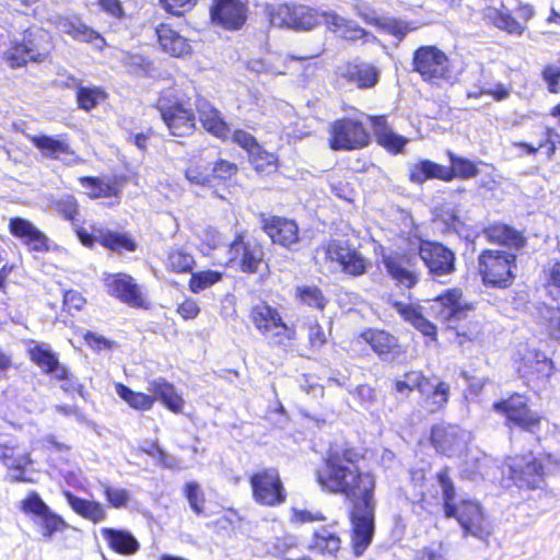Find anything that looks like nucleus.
<instances>
[{
	"mask_svg": "<svg viewBox=\"0 0 560 560\" xmlns=\"http://www.w3.org/2000/svg\"><path fill=\"white\" fill-rule=\"evenodd\" d=\"M100 534L106 541L107 546L119 555L131 556L140 549L139 541L127 529L102 527L100 529Z\"/></svg>",
	"mask_w": 560,
	"mask_h": 560,
	"instance_id": "c756f323",
	"label": "nucleus"
},
{
	"mask_svg": "<svg viewBox=\"0 0 560 560\" xmlns=\"http://www.w3.org/2000/svg\"><path fill=\"white\" fill-rule=\"evenodd\" d=\"M21 509L25 514L35 516L43 527L44 536H51L65 527L63 520L50 511L40 497L32 492L21 502Z\"/></svg>",
	"mask_w": 560,
	"mask_h": 560,
	"instance_id": "a211bd4d",
	"label": "nucleus"
},
{
	"mask_svg": "<svg viewBox=\"0 0 560 560\" xmlns=\"http://www.w3.org/2000/svg\"><path fill=\"white\" fill-rule=\"evenodd\" d=\"M63 495L71 509L80 516L94 524L106 520L107 512L102 503L78 498L69 491H65Z\"/></svg>",
	"mask_w": 560,
	"mask_h": 560,
	"instance_id": "e433bc0d",
	"label": "nucleus"
},
{
	"mask_svg": "<svg viewBox=\"0 0 560 560\" xmlns=\"http://www.w3.org/2000/svg\"><path fill=\"white\" fill-rule=\"evenodd\" d=\"M409 179L415 184H422L428 179L451 182V171L447 166L430 160H421L409 166Z\"/></svg>",
	"mask_w": 560,
	"mask_h": 560,
	"instance_id": "72a5a7b5",
	"label": "nucleus"
},
{
	"mask_svg": "<svg viewBox=\"0 0 560 560\" xmlns=\"http://www.w3.org/2000/svg\"><path fill=\"white\" fill-rule=\"evenodd\" d=\"M380 145L393 153H399L408 143V139L394 132L387 125L384 116L369 117Z\"/></svg>",
	"mask_w": 560,
	"mask_h": 560,
	"instance_id": "2f4dec72",
	"label": "nucleus"
},
{
	"mask_svg": "<svg viewBox=\"0 0 560 560\" xmlns=\"http://www.w3.org/2000/svg\"><path fill=\"white\" fill-rule=\"evenodd\" d=\"M148 390L153 394L155 400L161 402L171 411L179 413L184 409L185 401L176 392L175 387L163 378H156L149 383Z\"/></svg>",
	"mask_w": 560,
	"mask_h": 560,
	"instance_id": "f704fd0d",
	"label": "nucleus"
},
{
	"mask_svg": "<svg viewBox=\"0 0 560 560\" xmlns=\"http://www.w3.org/2000/svg\"><path fill=\"white\" fill-rule=\"evenodd\" d=\"M470 439V432L454 424H438L431 432L433 446L447 457H460L466 454Z\"/></svg>",
	"mask_w": 560,
	"mask_h": 560,
	"instance_id": "9d476101",
	"label": "nucleus"
},
{
	"mask_svg": "<svg viewBox=\"0 0 560 560\" xmlns=\"http://www.w3.org/2000/svg\"><path fill=\"white\" fill-rule=\"evenodd\" d=\"M0 460L8 469V478L13 482H34V479L26 475L27 467L33 460L28 453H18L8 446L0 447Z\"/></svg>",
	"mask_w": 560,
	"mask_h": 560,
	"instance_id": "393cba45",
	"label": "nucleus"
},
{
	"mask_svg": "<svg viewBox=\"0 0 560 560\" xmlns=\"http://www.w3.org/2000/svg\"><path fill=\"white\" fill-rule=\"evenodd\" d=\"M306 326L310 348L314 350L320 349L327 340L323 327L316 319L310 320Z\"/></svg>",
	"mask_w": 560,
	"mask_h": 560,
	"instance_id": "774afa93",
	"label": "nucleus"
},
{
	"mask_svg": "<svg viewBox=\"0 0 560 560\" xmlns=\"http://www.w3.org/2000/svg\"><path fill=\"white\" fill-rule=\"evenodd\" d=\"M433 387V383L423 376L421 372L411 371L406 373L401 378L396 380L395 389L402 396H408L413 389H418L421 394L428 393Z\"/></svg>",
	"mask_w": 560,
	"mask_h": 560,
	"instance_id": "79ce46f5",
	"label": "nucleus"
},
{
	"mask_svg": "<svg viewBox=\"0 0 560 560\" xmlns=\"http://www.w3.org/2000/svg\"><path fill=\"white\" fill-rule=\"evenodd\" d=\"M483 18L495 27L510 34L521 35L525 30V26L513 16L492 7H488L483 10Z\"/></svg>",
	"mask_w": 560,
	"mask_h": 560,
	"instance_id": "c03bdc74",
	"label": "nucleus"
},
{
	"mask_svg": "<svg viewBox=\"0 0 560 560\" xmlns=\"http://www.w3.org/2000/svg\"><path fill=\"white\" fill-rule=\"evenodd\" d=\"M515 255L505 250H483L478 259L479 272L487 285L510 287L515 277Z\"/></svg>",
	"mask_w": 560,
	"mask_h": 560,
	"instance_id": "20e7f679",
	"label": "nucleus"
},
{
	"mask_svg": "<svg viewBox=\"0 0 560 560\" xmlns=\"http://www.w3.org/2000/svg\"><path fill=\"white\" fill-rule=\"evenodd\" d=\"M101 486H102L105 499L112 508L124 509V508L128 506V504L131 500V495L127 489L110 486L106 482H102Z\"/></svg>",
	"mask_w": 560,
	"mask_h": 560,
	"instance_id": "4d7b16f0",
	"label": "nucleus"
},
{
	"mask_svg": "<svg viewBox=\"0 0 560 560\" xmlns=\"http://www.w3.org/2000/svg\"><path fill=\"white\" fill-rule=\"evenodd\" d=\"M106 282L109 294L121 302L132 307L147 308L149 306L141 289L133 282L130 276L122 273L109 276Z\"/></svg>",
	"mask_w": 560,
	"mask_h": 560,
	"instance_id": "aec40b11",
	"label": "nucleus"
},
{
	"mask_svg": "<svg viewBox=\"0 0 560 560\" xmlns=\"http://www.w3.org/2000/svg\"><path fill=\"white\" fill-rule=\"evenodd\" d=\"M273 58H278L275 54H267L261 59H253L248 67L255 72H267L270 74H283V67L273 63Z\"/></svg>",
	"mask_w": 560,
	"mask_h": 560,
	"instance_id": "680f3d73",
	"label": "nucleus"
},
{
	"mask_svg": "<svg viewBox=\"0 0 560 560\" xmlns=\"http://www.w3.org/2000/svg\"><path fill=\"white\" fill-rule=\"evenodd\" d=\"M448 158L452 164L451 167H448L451 171V180L455 177L469 179L478 175L479 170L472 161L457 156L453 152H448Z\"/></svg>",
	"mask_w": 560,
	"mask_h": 560,
	"instance_id": "8fccbe9b",
	"label": "nucleus"
},
{
	"mask_svg": "<svg viewBox=\"0 0 560 560\" xmlns=\"http://www.w3.org/2000/svg\"><path fill=\"white\" fill-rule=\"evenodd\" d=\"M185 495L196 514L203 511L205 495L198 482L191 481L185 486Z\"/></svg>",
	"mask_w": 560,
	"mask_h": 560,
	"instance_id": "e2e57ef3",
	"label": "nucleus"
},
{
	"mask_svg": "<svg viewBox=\"0 0 560 560\" xmlns=\"http://www.w3.org/2000/svg\"><path fill=\"white\" fill-rule=\"evenodd\" d=\"M30 139L46 158L61 160L67 164H78L81 162L63 139L50 136H32Z\"/></svg>",
	"mask_w": 560,
	"mask_h": 560,
	"instance_id": "cd10ccee",
	"label": "nucleus"
},
{
	"mask_svg": "<svg viewBox=\"0 0 560 560\" xmlns=\"http://www.w3.org/2000/svg\"><path fill=\"white\" fill-rule=\"evenodd\" d=\"M469 310L468 303L463 300L460 289H448L430 304L432 315L441 322L452 325L466 317Z\"/></svg>",
	"mask_w": 560,
	"mask_h": 560,
	"instance_id": "2eb2a0df",
	"label": "nucleus"
},
{
	"mask_svg": "<svg viewBox=\"0 0 560 560\" xmlns=\"http://www.w3.org/2000/svg\"><path fill=\"white\" fill-rule=\"evenodd\" d=\"M222 279V273L215 270H202L192 273L189 280V289L194 293H199Z\"/></svg>",
	"mask_w": 560,
	"mask_h": 560,
	"instance_id": "6e6d98bb",
	"label": "nucleus"
},
{
	"mask_svg": "<svg viewBox=\"0 0 560 560\" xmlns=\"http://www.w3.org/2000/svg\"><path fill=\"white\" fill-rule=\"evenodd\" d=\"M411 257L406 254L390 252L383 254V265L387 275L398 284L411 288L418 282V275L412 267Z\"/></svg>",
	"mask_w": 560,
	"mask_h": 560,
	"instance_id": "412c9836",
	"label": "nucleus"
},
{
	"mask_svg": "<svg viewBox=\"0 0 560 560\" xmlns=\"http://www.w3.org/2000/svg\"><path fill=\"white\" fill-rule=\"evenodd\" d=\"M359 457L353 450L334 452L326 459L324 470L317 474V481L324 490L343 494L353 502L352 545L357 557L361 556L372 541L375 510V478L371 472L359 469Z\"/></svg>",
	"mask_w": 560,
	"mask_h": 560,
	"instance_id": "f257e3e1",
	"label": "nucleus"
},
{
	"mask_svg": "<svg viewBox=\"0 0 560 560\" xmlns=\"http://www.w3.org/2000/svg\"><path fill=\"white\" fill-rule=\"evenodd\" d=\"M98 242L106 248L112 250H128L132 252L136 249L135 242L127 235L117 232L100 231Z\"/></svg>",
	"mask_w": 560,
	"mask_h": 560,
	"instance_id": "de8ad7c7",
	"label": "nucleus"
},
{
	"mask_svg": "<svg viewBox=\"0 0 560 560\" xmlns=\"http://www.w3.org/2000/svg\"><path fill=\"white\" fill-rule=\"evenodd\" d=\"M360 15L366 23L375 25L376 27L396 36L398 39H401L409 31L407 24L402 21L377 15L374 11L369 9L361 11Z\"/></svg>",
	"mask_w": 560,
	"mask_h": 560,
	"instance_id": "a19ab883",
	"label": "nucleus"
},
{
	"mask_svg": "<svg viewBox=\"0 0 560 560\" xmlns=\"http://www.w3.org/2000/svg\"><path fill=\"white\" fill-rule=\"evenodd\" d=\"M214 22L228 30L241 27L246 20V7L238 0H219L211 10Z\"/></svg>",
	"mask_w": 560,
	"mask_h": 560,
	"instance_id": "5701e85b",
	"label": "nucleus"
},
{
	"mask_svg": "<svg viewBox=\"0 0 560 560\" xmlns=\"http://www.w3.org/2000/svg\"><path fill=\"white\" fill-rule=\"evenodd\" d=\"M160 48L172 57L183 58L191 52L189 40L167 24L155 30Z\"/></svg>",
	"mask_w": 560,
	"mask_h": 560,
	"instance_id": "c85d7f7f",
	"label": "nucleus"
},
{
	"mask_svg": "<svg viewBox=\"0 0 560 560\" xmlns=\"http://www.w3.org/2000/svg\"><path fill=\"white\" fill-rule=\"evenodd\" d=\"M248 156L250 163L258 172H271L277 167V156L262 149L260 144L254 147L248 153Z\"/></svg>",
	"mask_w": 560,
	"mask_h": 560,
	"instance_id": "5fc2aeb1",
	"label": "nucleus"
},
{
	"mask_svg": "<svg viewBox=\"0 0 560 560\" xmlns=\"http://www.w3.org/2000/svg\"><path fill=\"white\" fill-rule=\"evenodd\" d=\"M436 480L442 490L444 513L446 517H456L465 533L486 539L491 530L485 518L481 506L476 501L463 500L459 504L454 502L456 492L454 483L448 475V469H442L436 475Z\"/></svg>",
	"mask_w": 560,
	"mask_h": 560,
	"instance_id": "f03ea898",
	"label": "nucleus"
},
{
	"mask_svg": "<svg viewBox=\"0 0 560 560\" xmlns=\"http://www.w3.org/2000/svg\"><path fill=\"white\" fill-rule=\"evenodd\" d=\"M329 145L332 150H358L366 147L370 135L360 121L339 119L329 128Z\"/></svg>",
	"mask_w": 560,
	"mask_h": 560,
	"instance_id": "6e6552de",
	"label": "nucleus"
},
{
	"mask_svg": "<svg viewBox=\"0 0 560 560\" xmlns=\"http://www.w3.org/2000/svg\"><path fill=\"white\" fill-rule=\"evenodd\" d=\"M254 500L265 506H277L287 499L285 489L277 469L267 468L250 477Z\"/></svg>",
	"mask_w": 560,
	"mask_h": 560,
	"instance_id": "0eeeda50",
	"label": "nucleus"
},
{
	"mask_svg": "<svg viewBox=\"0 0 560 560\" xmlns=\"http://www.w3.org/2000/svg\"><path fill=\"white\" fill-rule=\"evenodd\" d=\"M361 337L378 354L389 353L397 346L396 338L384 330L370 329L364 331Z\"/></svg>",
	"mask_w": 560,
	"mask_h": 560,
	"instance_id": "a18cd8bd",
	"label": "nucleus"
},
{
	"mask_svg": "<svg viewBox=\"0 0 560 560\" xmlns=\"http://www.w3.org/2000/svg\"><path fill=\"white\" fill-rule=\"evenodd\" d=\"M394 308L406 322H409L423 335L435 338L436 327L427 318H424L420 306L406 304L402 302H395Z\"/></svg>",
	"mask_w": 560,
	"mask_h": 560,
	"instance_id": "58836bf2",
	"label": "nucleus"
},
{
	"mask_svg": "<svg viewBox=\"0 0 560 560\" xmlns=\"http://www.w3.org/2000/svg\"><path fill=\"white\" fill-rule=\"evenodd\" d=\"M514 360L517 364L518 372L523 375L535 373L549 374L551 371V361L546 354L528 345L520 346Z\"/></svg>",
	"mask_w": 560,
	"mask_h": 560,
	"instance_id": "4be33fe9",
	"label": "nucleus"
},
{
	"mask_svg": "<svg viewBox=\"0 0 560 560\" xmlns=\"http://www.w3.org/2000/svg\"><path fill=\"white\" fill-rule=\"evenodd\" d=\"M509 476L518 488L535 489L544 482V466L532 453L510 456L506 462Z\"/></svg>",
	"mask_w": 560,
	"mask_h": 560,
	"instance_id": "4468645a",
	"label": "nucleus"
},
{
	"mask_svg": "<svg viewBox=\"0 0 560 560\" xmlns=\"http://www.w3.org/2000/svg\"><path fill=\"white\" fill-rule=\"evenodd\" d=\"M106 98V92L98 86H77V103L79 108L89 112Z\"/></svg>",
	"mask_w": 560,
	"mask_h": 560,
	"instance_id": "49530a36",
	"label": "nucleus"
},
{
	"mask_svg": "<svg viewBox=\"0 0 560 560\" xmlns=\"http://www.w3.org/2000/svg\"><path fill=\"white\" fill-rule=\"evenodd\" d=\"M295 298L308 307H314L319 311L325 308L327 302L323 292L316 285L298 287Z\"/></svg>",
	"mask_w": 560,
	"mask_h": 560,
	"instance_id": "3c124183",
	"label": "nucleus"
},
{
	"mask_svg": "<svg viewBox=\"0 0 560 560\" xmlns=\"http://www.w3.org/2000/svg\"><path fill=\"white\" fill-rule=\"evenodd\" d=\"M322 249L325 260L347 275L362 276L370 267L369 259L346 240L331 238Z\"/></svg>",
	"mask_w": 560,
	"mask_h": 560,
	"instance_id": "39448f33",
	"label": "nucleus"
},
{
	"mask_svg": "<svg viewBox=\"0 0 560 560\" xmlns=\"http://www.w3.org/2000/svg\"><path fill=\"white\" fill-rule=\"evenodd\" d=\"M541 319L546 329L553 338L560 339V310L553 306H546L541 310Z\"/></svg>",
	"mask_w": 560,
	"mask_h": 560,
	"instance_id": "052dcab7",
	"label": "nucleus"
},
{
	"mask_svg": "<svg viewBox=\"0 0 560 560\" xmlns=\"http://www.w3.org/2000/svg\"><path fill=\"white\" fill-rule=\"evenodd\" d=\"M542 135L544 140L537 142L536 144L522 142L518 145L525 148L528 153H535L544 147L548 145L547 153L550 156L556 150V141H560V136L549 128H546Z\"/></svg>",
	"mask_w": 560,
	"mask_h": 560,
	"instance_id": "bf43d9fd",
	"label": "nucleus"
},
{
	"mask_svg": "<svg viewBox=\"0 0 560 560\" xmlns=\"http://www.w3.org/2000/svg\"><path fill=\"white\" fill-rule=\"evenodd\" d=\"M269 16L273 26L307 31L319 23L322 13L304 5L280 4L270 10Z\"/></svg>",
	"mask_w": 560,
	"mask_h": 560,
	"instance_id": "f8f14e48",
	"label": "nucleus"
},
{
	"mask_svg": "<svg viewBox=\"0 0 560 560\" xmlns=\"http://www.w3.org/2000/svg\"><path fill=\"white\" fill-rule=\"evenodd\" d=\"M144 453L149 456L153 457L159 462L160 465H162L165 468L170 469H178L179 468V460L170 455L167 452L162 450L156 441L152 442V450H144Z\"/></svg>",
	"mask_w": 560,
	"mask_h": 560,
	"instance_id": "0e129e2a",
	"label": "nucleus"
},
{
	"mask_svg": "<svg viewBox=\"0 0 560 560\" xmlns=\"http://www.w3.org/2000/svg\"><path fill=\"white\" fill-rule=\"evenodd\" d=\"M418 249L419 256L433 276H446L455 270V255L442 244L420 241Z\"/></svg>",
	"mask_w": 560,
	"mask_h": 560,
	"instance_id": "dca6fc26",
	"label": "nucleus"
},
{
	"mask_svg": "<svg viewBox=\"0 0 560 560\" xmlns=\"http://www.w3.org/2000/svg\"><path fill=\"white\" fill-rule=\"evenodd\" d=\"M413 70L425 81L445 79L450 72L447 56L435 46H421L413 54Z\"/></svg>",
	"mask_w": 560,
	"mask_h": 560,
	"instance_id": "ddd939ff",
	"label": "nucleus"
},
{
	"mask_svg": "<svg viewBox=\"0 0 560 560\" xmlns=\"http://www.w3.org/2000/svg\"><path fill=\"white\" fill-rule=\"evenodd\" d=\"M52 208L58 211L65 219L72 221L78 213L77 199L67 195L62 198L52 201Z\"/></svg>",
	"mask_w": 560,
	"mask_h": 560,
	"instance_id": "338daca9",
	"label": "nucleus"
},
{
	"mask_svg": "<svg viewBox=\"0 0 560 560\" xmlns=\"http://www.w3.org/2000/svg\"><path fill=\"white\" fill-rule=\"evenodd\" d=\"M197 112L200 124L208 132L221 140L230 139V127L215 107L207 102H201L197 106Z\"/></svg>",
	"mask_w": 560,
	"mask_h": 560,
	"instance_id": "7c9ffc66",
	"label": "nucleus"
},
{
	"mask_svg": "<svg viewBox=\"0 0 560 560\" xmlns=\"http://www.w3.org/2000/svg\"><path fill=\"white\" fill-rule=\"evenodd\" d=\"M249 318L255 328L273 345L288 346L295 339V328L287 325L279 311L266 303L253 306Z\"/></svg>",
	"mask_w": 560,
	"mask_h": 560,
	"instance_id": "7ed1b4c3",
	"label": "nucleus"
},
{
	"mask_svg": "<svg viewBox=\"0 0 560 560\" xmlns=\"http://www.w3.org/2000/svg\"><path fill=\"white\" fill-rule=\"evenodd\" d=\"M264 260L261 245L254 238L238 233L229 247V261L247 273L258 271Z\"/></svg>",
	"mask_w": 560,
	"mask_h": 560,
	"instance_id": "9b49d317",
	"label": "nucleus"
},
{
	"mask_svg": "<svg viewBox=\"0 0 560 560\" xmlns=\"http://www.w3.org/2000/svg\"><path fill=\"white\" fill-rule=\"evenodd\" d=\"M47 56V34L42 30H28L22 42H12L4 52V59L10 68L23 67L28 61L40 62Z\"/></svg>",
	"mask_w": 560,
	"mask_h": 560,
	"instance_id": "423d86ee",
	"label": "nucleus"
},
{
	"mask_svg": "<svg viewBox=\"0 0 560 560\" xmlns=\"http://www.w3.org/2000/svg\"><path fill=\"white\" fill-rule=\"evenodd\" d=\"M80 183L85 194L93 199L107 198L117 194L115 186L96 177H81Z\"/></svg>",
	"mask_w": 560,
	"mask_h": 560,
	"instance_id": "09e8293b",
	"label": "nucleus"
},
{
	"mask_svg": "<svg viewBox=\"0 0 560 560\" xmlns=\"http://www.w3.org/2000/svg\"><path fill=\"white\" fill-rule=\"evenodd\" d=\"M30 355L32 361H34L43 372L58 380L67 377V369L59 363L57 357L48 347L36 345L30 350Z\"/></svg>",
	"mask_w": 560,
	"mask_h": 560,
	"instance_id": "4c0bfd02",
	"label": "nucleus"
},
{
	"mask_svg": "<svg viewBox=\"0 0 560 560\" xmlns=\"http://www.w3.org/2000/svg\"><path fill=\"white\" fill-rule=\"evenodd\" d=\"M115 390L116 394L129 405V407L139 411H148L152 409L155 402V397L153 395L135 392L120 383L115 385Z\"/></svg>",
	"mask_w": 560,
	"mask_h": 560,
	"instance_id": "37998d69",
	"label": "nucleus"
},
{
	"mask_svg": "<svg viewBox=\"0 0 560 560\" xmlns=\"http://www.w3.org/2000/svg\"><path fill=\"white\" fill-rule=\"evenodd\" d=\"M494 409L504 413L510 422L527 431H533L540 422L537 413L527 408L525 398L520 395L497 402Z\"/></svg>",
	"mask_w": 560,
	"mask_h": 560,
	"instance_id": "f3484780",
	"label": "nucleus"
},
{
	"mask_svg": "<svg viewBox=\"0 0 560 560\" xmlns=\"http://www.w3.org/2000/svg\"><path fill=\"white\" fill-rule=\"evenodd\" d=\"M322 20L329 31L338 33L345 39L358 40L366 35L362 27L335 12H322Z\"/></svg>",
	"mask_w": 560,
	"mask_h": 560,
	"instance_id": "c9c22d12",
	"label": "nucleus"
},
{
	"mask_svg": "<svg viewBox=\"0 0 560 560\" xmlns=\"http://www.w3.org/2000/svg\"><path fill=\"white\" fill-rule=\"evenodd\" d=\"M339 74L359 89H371L380 79V70L368 62H347L339 68Z\"/></svg>",
	"mask_w": 560,
	"mask_h": 560,
	"instance_id": "bb28decb",
	"label": "nucleus"
},
{
	"mask_svg": "<svg viewBox=\"0 0 560 560\" xmlns=\"http://www.w3.org/2000/svg\"><path fill=\"white\" fill-rule=\"evenodd\" d=\"M158 107L171 135L186 137L194 132L196 127L195 114L185 103L172 102L162 97L159 100Z\"/></svg>",
	"mask_w": 560,
	"mask_h": 560,
	"instance_id": "1a4fd4ad",
	"label": "nucleus"
},
{
	"mask_svg": "<svg viewBox=\"0 0 560 560\" xmlns=\"http://www.w3.org/2000/svg\"><path fill=\"white\" fill-rule=\"evenodd\" d=\"M144 453L149 456L153 457L159 462L160 465H162L165 468L170 469H178L179 468V460L170 455L167 452L162 450L156 441L152 442V450H144Z\"/></svg>",
	"mask_w": 560,
	"mask_h": 560,
	"instance_id": "69168bd1",
	"label": "nucleus"
},
{
	"mask_svg": "<svg viewBox=\"0 0 560 560\" xmlns=\"http://www.w3.org/2000/svg\"><path fill=\"white\" fill-rule=\"evenodd\" d=\"M485 234L490 241L512 248H521L526 243L522 233L505 224H493L486 229Z\"/></svg>",
	"mask_w": 560,
	"mask_h": 560,
	"instance_id": "ea45409f",
	"label": "nucleus"
},
{
	"mask_svg": "<svg viewBox=\"0 0 560 560\" xmlns=\"http://www.w3.org/2000/svg\"><path fill=\"white\" fill-rule=\"evenodd\" d=\"M290 523L301 525L305 523L324 522L326 516L317 510H307L303 508L292 506L290 509Z\"/></svg>",
	"mask_w": 560,
	"mask_h": 560,
	"instance_id": "13d9d810",
	"label": "nucleus"
},
{
	"mask_svg": "<svg viewBox=\"0 0 560 560\" xmlns=\"http://www.w3.org/2000/svg\"><path fill=\"white\" fill-rule=\"evenodd\" d=\"M450 386L444 382L433 384V387L425 393V407L431 412L441 410L448 401Z\"/></svg>",
	"mask_w": 560,
	"mask_h": 560,
	"instance_id": "864d4df0",
	"label": "nucleus"
},
{
	"mask_svg": "<svg viewBox=\"0 0 560 560\" xmlns=\"http://www.w3.org/2000/svg\"><path fill=\"white\" fill-rule=\"evenodd\" d=\"M264 230L273 243L287 248H291L300 240L296 223L285 218L273 217L265 220Z\"/></svg>",
	"mask_w": 560,
	"mask_h": 560,
	"instance_id": "b1692460",
	"label": "nucleus"
},
{
	"mask_svg": "<svg viewBox=\"0 0 560 560\" xmlns=\"http://www.w3.org/2000/svg\"><path fill=\"white\" fill-rule=\"evenodd\" d=\"M307 548L326 560H335L341 549L340 534L335 525L318 527L311 535Z\"/></svg>",
	"mask_w": 560,
	"mask_h": 560,
	"instance_id": "6ab92c4d",
	"label": "nucleus"
},
{
	"mask_svg": "<svg viewBox=\"0 0 560 560\" xmlns=\"http://www.w3.org/2000/svg\"><path fill=\"white\" fill-rule=\"evenodd\" d=\"M56 26L61 33L75 40L93 44L97 49H102L105 45L104 38L77 16H59Z\"/></svg>",
	"mask_w": 560,
	"mask_h": 560,
	"instance_id": "a878e982",
	"label": "nucleus"
},
{
	"mask_svg": "<svg viewBox=\"0 0 560 560\" xmlns=\"http://www.w3.org/2000/svg\"><path fill=\"white\" fill-rule=\"evenodd\" d=\"M9 228L14 236L22 238L33 250L47 249V237L30 221L14 218L10 220Z\"/></svg>",
	"mask_w": 560,
	"mask_h": 560,
	"instance_id": "473e14b6",
	"label": "nucleus"
},
{
	"mask_svg": "<svg viewBox=\"0 0 560 560\" xmlns=\"http://www.w3.org/2000/svg\"><path fill=\"white\" fill-rule=\"evenodd\" d=\"M167 266L175 272H188L195 266V259L184 248L173 247L167 255Z\"/></svg>",
	"mask_w": 560,
	"mask_h": 560,
	"instance_id": "603ef678",
	"label": "nucleus"
}]
</instances>
